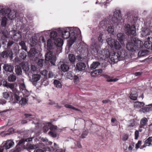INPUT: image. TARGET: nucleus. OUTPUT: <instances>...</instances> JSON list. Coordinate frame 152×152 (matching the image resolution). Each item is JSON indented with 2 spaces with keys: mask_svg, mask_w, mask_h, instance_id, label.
Segmentation results:
<instances>
[{
  "mask_svg": "<svg viewBox=\"0 0 152 152\" xmlns=\"http://www.w3.org/2000/svg\"><path fill=\"white\" fill-rule=\"evenodd\" d=\"M124 31L127 35H136V29L134 25L130 26L129 24H126L124 27Z\"/></svg>",
  "mask_w": 152,
  "mask_h": 152,
  "instance_id": "nucleus-1",
  "label": "nucleus"
},
{
  "mask_svg": "<svg viewBox=\"0 0 152 152\" xmlns=\"http://www.w3.org/2000/svg\"><path fill=\"white\" fill-rule=\"evenodd\" d=\"M48 50V52L46 53L45 56V59L47 61H50L52 65L54 66L56 63V57L55 56L53 55V53L55 50Z\"/></svg>",
  "mask_w": 152,
  "mask_h": 152,
  "instance_id": "nucleus-2",
  "label": "nucleus"
},
{
  "mask_svg": "<svg viewBox=\"0 0 152 152\" xmlns=\"http://www.w3.org/2000/svg\"><path fill=\"white\" fill-rule=\"evenodd\" d=\"M106 41L108 44L111 48H114L115 49L117 50L121 48V45L119 42L111 37L107 38Z\"/></svg>",
  "mask_w": 152,
  "mask_h": 152,
  "instance_id": "nucleus-3",
  "label": "nucleus"
},
{
  "mask_svg": "<svg viewBox=\"0 0 152 152\" xmlns=\"http://www.w3.org/2000/svg\"><path fill=\"white\" fill-rule=\"evenodd\" d=\"M20 92L18 90L12 92L10 101L14 103H18L21 98V96H20Z\"/></svg>",
  "mask_w": 152,
  "mask_h": 152,
  "instance_id": "nucleus-4",
  "label": "nucleus"
},
{
  "mask_svg": "<svg viewBox=\"0 0 152 152\" xmlns=\"http://www.w3.org/2000/svg\"><path fill=\"white\" fill-rule=\"evenodd\" d=\"M122 19L120 11L117 10L114 12L113 17H112V20L113 23H116L118 25Z\"/></svg>",
  "mask_w": 152,
  "mask_h": 152,
  "instance_id": "nucleus-5",
  "label": "nucleus"
},
{
  "mask_svg": "<svg viewBox=\"0 0 152 152\" xmlns=\"http://www.w3.org/2000/svg\"><path fill=\"white\" fill-rule=\"evenodd\" d=\"M68 57L69 61L68 62L64 63L63 64H61L60 66H75V65L73 64V63L75 62V58L74 55L72 54H70L68 56Z\"/></svg>",
  "mask_w": 152,
  "mask_h": 152,
  "instance_id": "nucleus-6",
  "label": "nucleus"
},
{
  "mask_svg": "<svg viewBox=\"0 0 152 152\" xmlns=\"http://www.w3.org/2000/svg\"><path fill=\"white\" fill-rule=\"evenodd\" d=\"M70 32H71V37L75 36V38L78 36H80L81 34V32L80 30L77 27H73L70 28Z\"/></svg>",
  "mask_w": 152,
  "mask_h": 152,
  "instance_id": "nucleus-7",
  "label": "nucleus"
},
{
  "mask_svg": "<svg viewBox=\"0 0 152 152\" xmlns=\"http://www.w3.org/2000/svg\"><path fill=\"white\" fill-rule=\"evenodd\" d=\"M97 53L99 58L102 60H105L106 58H108L110 56L109 52L107 50H100Z\"/></svg>",
  "mask_w": 152,
  "mask_h": 152,
  "instance_id": "nucleus-8",
  "label": "nucleus"
},
{
  "mask_svg": "<svg viewBox=\"0 0 152 152\" xmlns=\"http://www.w3.org/2000/svg\"><path fill=\"white\" fill-rule=\"evenodd\" d=\"M126 48L129 50L132 51H134L136 50V46H135L133 41L131 40V38L128 40V41L126 45Z\"/></svg>",
  "mask_w": 152,
  "mask_h": 152,
  "instance_id": "nucleus-9",
  "label": "nucleus"
},
{
  "mask_svg": "<svg viewBox=\"0 0 152 152\" xmlns=\"http://www.w3.org/2000/svg\"><path fill=\"white\" fill-rule=\"evenodd\" d=\"M131 40L133 41L134 43L135 46H136V50L137 48H140L143 47V42L137 38L132 37L131 38Z\"/></svg>",
  "mask_w": 152,
  "mask_h": 152,
  "instance_id": "nucleus-10",
  "label": "nucleus"
},
{
  "mask_svg": "<svg viewBox=\"0 0 152 152\" xmlns=\"http://www.w3.org/2000/svg\"><path fill=\"white\" fill-rule=\"evenodd\" d=\"M110 60L114 63L117 62L119 60H120L118 54L117 53L113 52V53H110Z\"/></svg>",
  "mask_w": 152,
  "mask_h": 152,
  "instance_id": "nucleus-11",
  "label": "nucleus"
},
{
  "mask_svg": "<svg viewBox=\"0 0 152 152\" xmlns=\"http://www.w3.org/2000/svg\"><path fill=\"white\" fill-rule=\"evenodd\" d=\"M28 54L29 57L33 58H37L39 54L38 51L34 48L31 49Z\"/></svg>",
  "mask_w": 152,
  "mask_h": 152,
  "instance_id": "nucleus-12",
  "label": "nucleus"
},
{
  "mask_svg": "<svg viewBox=\"0 0 152 152\" xmlns=\"http://www.w3.org/2000/svg\"><path fill=\"white\" fill-rule=\"evenodd\" d=\"M3 86L7 88H9L12 90L13 92L17 90L15 88V85L13 83H8L7 81H4L3 83Z\"/></svg>",
  "mask_w": 152,
  "mask_h": 152,
  "instance_id": "nucleus-13",
  "label": "nucleus"
},
{
  "mask_svg": "<svg viewBox=\"0 0 152 152\" xmlns=\"http://www.w3.org/2000/svg\"><path fill=\"white\" fill-rule=\"evenodd\" d=\"M14 144V143L12 140H7L2 147L4 148V149L7 150L12 147Z\"/></svg>",
  "mask_w": 152,
  "mask_h": 152,
  "instance_id": "nucleus-14",
  "label": "nucleus"
},
{
  "mask_svg": "<svg viewBox=\"0 0 152 152\" xmlns=\"http://www.w3.org/2000/svg\"><path fill=\"white\" fill-rule=\"evenodd\" d=\"M41 77V75L39 74H34L32 75L31 82L34 84H36L37 82L39 81Z\"/></svg>",
  "mask_w": 152,
  "mask_h": 152,
  "instance_id": "nucleus-15",
  "label": "nucleus"
},
{
  "mask_svg": "<svg viewBox=\"0 0 152 152\" xmlns=\"http://www.w3.org/2000/svg\"><path fill=\"white\" fill-rule=\"evenodd\" d=\"M148 122V119L145 117L142 118L140 122V128H145V126L146 125Z\"/></svg>",
  "mask_w": 152,
  "mask_h": 152,
  "instance_id": "nucleus-16",
  "label": "nucleus"
},
{
  "mask_svg": "<svg viewBox=\"0 0 152 152\" xmlns=\"http://www.w3.org/2000/svg\"><path fill=\"white\" fill-rule=\"evenodd\" d=\"M25 117L24 119L21 121V123L22 124H25L27 123V120L30 121L31 120V116H32V115L30 114H26L25 113L24 114Z\"/></svg>",
  "mask_w": 152,
  "mask_h": 152,
  "instance_id": "nucleus-17",
  "label": "nucleus"
},
{
  "mask_svg": "<svg viewBox=\"0 0 152 152\" xmlns=\"http://www.w3.org/2000/svg\"><path fill=\"white\" fill-rule=\"evenodd\" d=\"M150 31L148 28H143L142 31L141 35L142 37H146L150 34Z\"/></svg>",
  "mask_w": 152,
  "mask_h": 152,
  "instance_id": "nucleus-18",
  "label": "nucleus"
},
{
  "mask_svg": "<svg viewBox=\"0 0 152 152\" xmlns=\"http://www.w3.org/2000/svg\"><path fill=\"white\" fill-rule=\"evenodd\" d=\"M63 41L61 38H58L55 40V45L58 47H61L63 45Z\"/></svg>",
  "mask_w": 152,
  "mask_h": 152,
  "instance_id": "nucleus-19",
  "label": "nucleus"
},
{
  "mask_svg": "<svg viewBox=\"0 0 152 152\" xmlns=\"http://www.w3.org/2000/svg\"><path fill=\"white\" fill-rule=\"evenodd\" d=\"M61 33L62 37L64 39H66L69 38V37L70 38L71 37V32L70 31L69 32L68 31L64 30L62 31Z\"/></svg>",
  "mask_w": 152,
  "mask_h": 152,
  "instance_id": "nucleus-20",
  "label": "nucleus"
},
{
  "mask_svg": "<svg viewBox=\"0 0 152 152\" xmlns=\"http://www.w3.org/2000/svg\"><path fill=\"white\" fill-rule=\"evenodd\" d=\"M146 41L144 43V46L147 49L152 50V41L151 40Z\"/></svg>",
  "mask_w": 152,
  "mask_h": 152,
  "instance_id": "nucleus-21",
  "label": "nucleus"
},
{
  "mask_svg": "<svg viewBox=\"0 0 152 152\" xmlns=\"http://www.w3.org/2000/svg\"><path fill=\"white\" fill-rule=\"evenodd\" d=\"M102 72V70L101 69L95 70L91 72V75L92 77L97 76L100 75Z\"/></svg>",
  "mask_w": 152,
  "mask_h": 152,
  "instance_id": "nucleus-22",
  "label": "nucleus"
},
{
  "mask_svg": "<svg viewBox=\"0 0 152 152\" xmlns=\"http://www.w3.org/2000/svg\"><path fill=\"white\" fill-rule=\"evenodd\" d=\"M102 72V70L101 69L95 70L91 72V75L92 77L97 76L100 75Z\"/></svg>",
  "mask_w": 152,
  "mask_h": 152,
  "instance_id": "nucleus-23",
  "label": "nucleus"
},
{
  "mask_svg": "<svg viewBox=\"0 0 152 152\" xmlns=\"http://www.w3.org/2000/svg\"><path fill=\"white\" fill-rule=\"evenodd\" d=\"M101 45H99V43H97V42L96 41H94L92 42V43L91 44V48L92 49L94 50V49H95V51L96 50L97 53H98V51L97 50V48L98 47Z\"/></svg>",
  "mask_w": 152,
  "mask_h": 152,
  "instance_id": "nucleus-24",
  "label": "nucleus"
},
{
  "mask_svg": "<svg viewBox=\"0 0 152 152\" xmlns=\"http://www.w3.org/2000/svg\"><path fill=\"white\" fill-rule=\"evenodd\" d=\"M23 69L26 72H31L32 73V72L35 71L37 69V67H30L31 70H30V67H22Z\"/></svg>",
  "mask_w": 152,
  "mask_h": 152,
  "instance_id": "nucleus-25",
  "label": "nucleus"
},
{
  "mask_svg": "<svg viewBox=\"0 0 152 152\" xmlns=\"http://www.w3.org/2000/svg\"><path fill=\"white\" fill-rule=\"evenodd\" d=\"M12 92H6L3 93V96L4 98L7 100H9L10 101V99L11 96Z\"/></svg>",
  "mask_w": 152,
  "mask_h": 152,
  "instance_id": "nucleus-26",
  "label": "nucleus"
},
{
  "mask_svg": "<svg viewBox=\"0 0 152 152\" xmlns=\"http://www.w3.org/2000/svg\"><path fill=\"white\" fill-rule=\"evenodd\" d=\"M118 39L119 42L122 44L124 40L125 39V35L122 33H119L117 34Z\"/></svg>",
  "mask_w": 152,
  "mask_h": 152,
  "instance_id": "nucleus-27",
  "label": "nucleus"
},
{
  "mask_svg": "<svg viewBox=\"0 0 152 152\" xmlns=\"http://www.w3.org/2000/svg\"><path fill=\"white\" fill-rule=\"evenodd\" d=\"M149 52L147 50H143L140 51L138 53V56H144L147 54Z\"/></svg>",
  "mask_w": 152,
  "mask_h": 152,
  "instance_id": "nucleus-28",
  "label": "nucleus"
},
{
  "mask_svg": "<svg viewBox=\"0 0 152 152\" xmlns=\"http://www.w3.org/2000/svg\"><path fill=\"white\" fill-rule=\"evenodd\" d=\"M117 53L118 54V56L120 58H125L127 54V53L124 50H121Z\"/></svg>",
  "mask_w": 152,
  "mask_h": 152,
  "instance_id": "nucleus-29",
  "label": "nucleus"
},
{
  "mask_svg": "<svg viewBox=\"0 0 152 152\" xmlns=\"http://www.w3.org/2000/svg\"><path fill=\"white\" fill-rule=\"evenodd\" d=\"M37 65L39 66H45L47 65L46 61L44 59H39L37 62Z\"/></svg>",
  "mask_w": 152,
  "mask_h": 152,
  "instance_id": "nucleus-30",
  "label": "nucleus"
},
{
  "mask_svg": "<svg viewBox=\"0 0 152 152\" xmlns=\"http://www.w3.org/2000/svg\"><path fill=\"white\" fill-rule=\"evenodd\" d=\"M152 142V137H149L145 142V143L144 145V147L149 146L151 144Z\"/></svg>",
  "mask_w": 152,
  "mask_h": 152,
  "instance_id": "nucleus-31",
  "label": "nucleus"
},
{
  "mask_svg": "<svg viewBox=\"0 0 152 152\" xmlns=\"http://www.w3.org/2000/svg\"><path fill=\"white\" fill-rule=\"evenodd\" d=\"M76 38H75V36L71 37L70 38V40L68 41V47L70 48V47L75 42Z\"/></svg>",
  "mask_w": 152,
  "mask_h": 152,
  "instance_id": "nucleus-32",
  "label": "nucleus"
},
{
  "mask_svg": "<svg viewBox=\"0 0 152 152\" xmlns=\"http://www.w3.org/2000/svg\"><path fill=\"white\" fill-rule=\"evenodd\" d=\"M47 50H50L52 51L55 50L53 49V46L52 45L51 41L50 40H48L47 41Z\"/></svg>",
  "mask_w": 152,
  "mask_h": 152,
  "instance_id": "nucleus-33",
  "label": "nucleus"
},
{
  "mask_svg": "<svg viewBox=\"0 0 152 152\" xmlns=\"http://www.w3.org/2000/svg\"><path fill=\"white\" fill-rule=\"evenodd\" d=\"M145 104L143 102H136L134 103V107L136 108H140L143 107Z\"/></svg>",
  "mask_w": 152,
  "mask_h": 152,
  "instance_id": "nucleus-34",
  "label": "nucleus"
},
{
  "mask_svg": "<svg viewBox=\"0 0 152 152\" xmlns=\"http://www.w3.org/2000/svg\"><path fill=\"white\" fill-rule=\"evenodd\" d=\"M27 101L26 98L21 96L20 99L19 100L18 103H20L21 105H25L27 102Z\"/></svg>",
  "mask_w": 152,
  "mask_h": 152,
  "instance_id": "nucleus-35",
  "label": "nucleus"
},
{
  "mask_svg": "<svg viewBox=\"0 0 152 152\" xmlns=\"http://www.w3.org/2000/svg\"><path fill=\"white\" fill-rule=\"evenodd\" d=\"M7 50H4L0 53V58H1L7 59L8 58Z\"/></svg>",
  "mask_w": 152,
  "mask_h": 152,
  "instance_id": "nucleus-36",
  "label": "nucleus"
},
{
  "mask_svg": "<svg viewBox=\"0 0 152 152\" xmlns=\"http://www.w3.org/2000/svg\"><path fill=\"white\" fill-rule=\"evenodd\" d=\"M108 21L106 19H104L100 23V25L103 28H105L107 27Z\"/></svg>",
  "mask_w": 152,
  "mask_h": 152,
  "instance_id": "nucleus-37",
  "label": "nucleus"
},
{
  "mask_svg": "<svg viewBox=\"0 0 152 152\" xmlns=\"http://www.w3.org/2000/svg\"><path fill=\"white\" fill-rule=\"evenodd\" d=\"M48 77H44L41 80V84L42 85H44L45 86L48 85L49 83V82L47 79Z\"/></svg>",
  "mask_w": 152,
  "mask_h": 152,
  "instance_id": "nucleus-38",
  "label": "nucleus"
},
{
  "mask_svg": "<svg viewBox=\"0 0 152 152\" xmlns=\"http://www.w3.org/2000/svg\"><path fill=\"white\" fill-rule=\"evenodd\" d=\"M16 79V77L14 75L10 74L8 77V80L10 82H15Z\"/></svg>",
  "mask_w": 152,
  "mask_h": 152,
  "instance_id": "nucleus-39",
  "label": "nucleus"
},
{
  "mask_svg": "<svg viewBox=\"0 0 152 152\" xmlns=\"http://www.w3.org/2000/svg\"><path fill=\"white\" fill-rule=\"evenodd\" d=\"M7 20V19L5 17H4L1 18V25L2 26H6Z\"/></svg>",
  "mask_w": 152,
  "mask_h": 152,
  "instance_id": "nucleus-40",
  "label": "nucleus"
},
{
  "mask_svg": "<svg viewBox=\"0 0 152 152\" xmlns=\"http://www.w3.org/2000/svg\"><path fill=\"white\" fill-rule=\"evenodd\" d=\"M54 84L56 87L58 88H61L62 85L60 81L56 80H55L54 81Z\"/></svg>",
  "mask_w": 152,
  "mask_h": 152,
  "instance_id": "nucleus-41",
  "label": "nucleus"
},
{
  "mask_svg": "<svg viewBox=\"0 0 152 152\" xmlns=\"http://www.w3.org/2000/svg\"><path fill=\"white\" fill-rule=\"evenodd\" d=\"M143 113L148 112L152 110V107H142L141 109Z\"/></svg>",
  "mask_w": 152,
  "mask_h": 152,
  "instance_id": "nucleus-42",
  "label": "nucleus"
},
{
  "mask_svg": "<svg viewBox=\"0 0 152 152\" xmlns=\"http://www.w3.org/2000/svg\"><path fill=\"white\" fill-rule=\"evenodd\" d=\"M64 107L66 108L72 109L73 110L80 111V110L72 106V105L68 104H65L64 105Z\"/></svg>",
  "mask_w": 152,
  "mask_h": 152,
  "instance_id": "nucleus-43",
  "label": "nucleus"
},
{
  "mask_svg": "<svg viewBox=\"0 0 152 152\" xmlns=\"http://www.w3.org/2000/svg\"><path fill=\"white\" fill-rule=\"evenodd\" d=\"M15 71L16 74L17 75H21L22 73V71L21 67H15Z\"/></svg>",
  "mask_w": 152,
  "mask_h": 152,
  "instance_id": "nucleus-44",
  "label": "nucleus"
},
{
  "mask_svg": "<svg viewBox=\"0 0 152 152\" xmlns=\"http://www.w3.org/2000/svg\"><path fill=\"white\" fill-rule=\"evenodd\" d=\"M2 34L6 37H7L8 35V32L7 30L5 28H2Z\"/></svg>",
  "mask_w": 152,
  "mask_h": 152,
  "instance_id": "nucleus-45",
  "label": "nucleus"
},
{
  "mask_svg": "<svg viewBox=\"0 0 152 152\" xmlns=\"http://www.w3.org/2000/svg\"><path fill=\"white\" fill-rule=\"evenodd\" d=\"M50 36L51 39H54L57 37V33L56 31H52L51 32Z\"/></svg>",
  "mask_w": 152,
  "mask_h": 152,
  "instance_id": "nucleus-46",
  "label": "nucleus"
},
{
  "mask_svg": "<svg viewBox=\"0 0 152 152\" xmlns=\"http://www.w3.org/2000/svg\"><path fill=\"white\" fill-rule=\"evenodd\" d=\"M6 73L7 72H12L13 70L14 67H3Z\"/></svg>",
  "mask_w": 152,
  "mask_h": 152,
  "instance_id": "nucleus-47",
  "label": "nucleus"
},
{
  "mask_svg": "<svg viewBox=\"0 0 152 152\" xmlns=\"http://www.w3.org/2000/svg\"><path fill=\"white\" fill-rule=\"evenodd\" d=\"M19 44L22 47V49L26 51H27V47L25 43L23 41H21L19 43Z\"/></svg>",
  "mask_w": 152,
  "mask_h": 152,
  "instance_id": "nucleus-48",
  "label": "nucleus"
},
{
  "mask_svg": "<svg viewBox=\"0 0 152 152\" xmlns=\"http://www.w3.org/2000/svg\"><path fill=\"white\" fill-rule=\"evenodd\" d=\"M137 97V93H131L130 96V98L131 99L133 100H136Z\"/></svg>",
  "mask_w": 152,
  "mask_h": 152,
  "instance_id": "nucleus-49",
  "label": "nucleus"
},
{
  "mask_svg": "<svg viewBox=\"0 0 152 152\" xmlns=\"http://www.w3.org/2000/svg\"><path fill=\"white\" fill-rule=\"evenodd\" d=\"M7 51L8 52V56H9L10 60L12 59L13 58V55H14V53H13L12 50H7Z\"/></svg>",
  "mask_w": 152,
  "mask_h": 152,
  "instance_id": "nucleus-50",
  "label": "nucleus"
},
{
  "mask_svg": "<svg viewBox=\"0 0 152 152\" xmlns=\"http://www.w3.org/2000/svg\"><path fill=\"white\" fill-rule=\"evenodd\" d=\"M103 34H100L98 37V40L99 41V45H102V42L103 41V39H102Z\"/></svg>",
  "mask_w": 152,
  "mask_h": 152,
  "instance_id": "nucleus-51",
  "label": "nucleus"
},
{
  "mask_svg": "<svg viewBox=\"0 0 152 152\" xmlns=\"http://www.w3.org/2000/svg\"><path fill=\"white\" fill-rule=\"evenodd\" d=\"M48 71L45 69L43 70L40 72L41 74L44 76V77H48Z\"/></svg>",
  "mask_w": 152,
  "mask_h": 152,
  "instance_id": "nucleus-52",
  "label": "nucleus"
},
{
  "mask_svg": "<svg viewBox=\"0 0 152 152\" xmlns=\"http://www.w3.org/2000/svg\"><path fill=\"white\" fill-rule=\"evenodd\" d=\"M26 53L24 52L21 53L20 54L19 56L20 57L23 59H26Z\"/></svg>",
  "mask_w": 152,
  "mask_h": 152,
  "instance_id": "nucleus-53",
  "label": "nucleus"
},
{
  "mask_svg": "<svg viewBox=\"0 0 152 152\" xmlns=\"http://www.w3.org/2000/svg\"><path fill=\"white\" fill-rule=\"evenodd\" d=\"M48 134L49 135L53 137H56L57 136V134L56 133L51 131L49 132Z\"/></svg>",
  "mask_w": 152,
  "mask_h": 152,
  "instance_id": "nucleus-54",
  "label": "nucleus"
},
{
  "mask_svg": "<svg viewBox=\"0 0 152 152\" xmlns=\"http://www.w3.org/2000/svg\"><path fill=\"white\" fill-rule=\"evenodd\" d=\"M60 69L64 72H67L69 71V67H60Z\"/></svg>",
  "mask_w": 152,
  "mask_h": 152,
  "instance_id": "nucleus-55",
  "label": "nucleus"
},
{
  "mask_svg": "<svg viewBox=\"0 0 152 152\" xmlns=\"http://www.w3.org/2000/svg\"><path fill=\"white\" fill-rule=\"evenodd\" d=\"M9 10L7 9H3L0 10V12L2 13L3 15H6L7 12H8Z\"/></svg>",
  "mask_w": 152,
  "mask_h": 152,
  "instance_id": "nucleus-56",
  "label": "nucleus"
},
{
  "mask_svg": "<svg viewBox=\"0 0 152 152\" xmlns=\"http://www.w3.org/2000/svg\"><path fill=\"white\" fill-rule=\"evenodd\" d=\"M100 64V63L98 61L94 62L91 65V66H98Z\"/></svg>",
  "mask_w": 152,
  "mask_h": 152,
  "instance_id": "nucleus-57",
  "label": "nucleus"
},
{
  "mask_svg": "<svg viewBox=\"0 0 152 152\" xmlns=\"http://www.w3.org/2000/svg\"><path fill=\"white\" fill-rule=\"evenodd\" d=\"M88 133L86 131L83 132L81 135V137L83 138H84L86 137V136L88 135Z\"/></svg>",
  "mask_w": 152,
  "mask_h": 152,
  "instance_id": "nucleus-58",
  "label": "nucleus"
},
{
  "mask_svg": "<svg viewBox=\"0 0 152 152\" xmlns=\"http://www.w3.org/2000/svg\"><path fill=\"white\" fill-rule=\"evenodd\" d=\"M107 31L109 33H112L114 31L113 27L112 26H108L107 29Z\"/></svg>",
  "mask_w": 152,
  "mask_h": 152,
  "instance_id": "nucleus-59",
  "label": "nucleus"
},
{
  "mask_svg": "<svg viewBox=\"0 0 152 152\" xmlns=\"http://www.w3.org/2000/svg\"><path fill=\"white\" fill-rule=\"evenodd\" d=\"M28 64L27 62H25V61H23L20 64V66H28Z\"/></svg>",
  "mask_w": 152,
  "mask_h": 152,
  "instance_id": "nucleus-60",
  "label": "nucleus"
},
{
  "mask_svg": "<svg viewBox=\"0 0 152 152\" xmlns=\"http://www.w3.org/2000/svg\"><path fill=\"white\" fill-rule=\"evenodd\" d=\"M76 66H86V65L85 63L80 62L77 64Z\"/></svg>",
  "mask_w": 152,
  "mask_h": 152,
  "instance_id": "nucleus-61",
  "label": "nucleus"
},
{
  "mask_svg": "<svg viewBox=\"0 0 152 152\" xmlns=\"http://www.w3.org/2000/svg\"><path fill=\"white\" fill-rule=\"evenodd\" d=\"M14 43V42L13 41L9 40L7 45V47H10Z\"/></svg>",
  "mask_w": 152,
  "mask_h": 152,
  "instance_id": "nucleus-62",
  "label": "nucleus"
},
{
  "mask_svg": "<svg viewBox=\"0 0 152 152\" xmlns=\"http://www.w3.org/2000/svg\"><path fill=\"white\" fill-rule=\"evenodd\" d=\"M21 150V148L19 146H16L15 148V150L13 152H20Z\"/></svg>",
  "mask_w": 152,
  "mask_h": 152,
  "instance_id": "nucleus-63",
  "label": "nucleus"
},
{
  "mask_svg": "<svg viewBox=\"0 0 152 152\" xmlns=\"http://www.w3.org/2000/svg\"><path fill=\"white\" fill-rule=\"evenodd\" d=\"M76 58L78 61H82L84 59V58L83 57L81 56L80 55H78L77 56H76Z\"/></svg>",
  "mask_w": 152,
  "mask_h": 152,
  "instance_id": "nucleus-64",
  "label": "nucleus"
}]
</instances>
